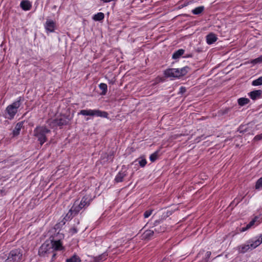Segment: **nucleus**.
<instances>
[{"label":"nucleus","mask_w":262,"mask_h":262,"mask_svg":"<svg viewBox=\"0 0 262 262\" xmlns=\"http://www.w3.org/2000/svg\"><path fill=\"white\" fill-rule=\"evenodd\" d=\"M251 250H252V249H251V247L250 246L248 241H247L245 244L241 245L238 247V251L241 253H245Z\"/></svg>","instance_id":"13"},{"label":"nucleus","mask_w":262,"mask_h":262,"mask_svg":"<svg viewBox=\"0 0 262 262\" xmlns=\"http://www.w3.org/2000/svg\"><path fill=\"white\" fill-rule=\"evenodd\" d=\"M262 62V55L259 57L255 58L251 61V63L253 64H256Z\"/></svg>","instance_id":"31"},{"label":"nucleus","mask_w":262,"mask_h":262,"mask_svg":"<svg viewBox=\"0 0 262 262\" xmlns=\"http://www.w3.org/2000/svg\"><path fill=\"white\" fill-rule=\"evenodd\" d=\"M52 251L51 244L49 243H44L40 247L38 253L40 256H44L45 254L49 253Z\"/></svg>","instance_id":"7"},{"label":"nucleus","mask_w":262,"mask_h":262,"mask_svg":"<svg viewBox=\"0 0 262 262\" xmlns=\"http://www.w3.org/2000/svg\"><path fill=\"white\" fill-rule=\"evenodd\" d=\"M135 162H137L141 167H144L147 163L145 158L143 157L138 158Z\"/></svg>","instance_id":"24"},{"label":"nucleus","mask_w":262,"mask_h":262,"mask_svg":"<svg viewBox=\"0 0 262 262\" xmlns=\"http://www.w3.org/2000/svg\"><path fill=\"white\" fill-rule=\"evenodd\" d=\"M20 6L23 10L27 11L30 10L31 4L29 1L24 0L21 2Z\"/></svg>","instance_id":"16"},{"label":"nucleus","mask_w":262,"mask_h":262,"mask_svg":"<svg viewBox=\"0 0 262 262\" xmlns=\"http://www.w3.org/2000/svg\"><path fill=\"white\" fill-rule=\"evenodd\" d=\"M45 28L47 31L53 32L55 29V23L53 20L47 19L45 24Z\"/></svg>","instance_id":"8"},{"label":"nucleus","mask_w":262,"mask_h":262,"mask_svg":"<svg viewBox=\"0 0 262 262\" xmlns=\"http://www.w3.org/2000/svg\"><path fill=\"white\" fill-rule=\"evenodd\" d=\"M23 123L22 122H18L16 124L13 132L14 136L18 135L19 134V132L23 126Z\"/></svg>","instance_id":"17"},{"label":"nucleus","mask_w":262,"mask_h":262,"mask_svg":"<svg viewBox=\"0 0 262 262\" xmlns=\"http://www.w3.org/2000/svg\"><path fill=\"white\" fill-rule=\"evenodd\" d=\"M238 202H239V201L237 200V201H236V203H238Z\"/></svg>","instance_id":"37"},{"label":"nucleus","mask_w":262,"mask_h":262,"mask_svg":"<svg viewBox=\"0 0 262 262\" xmlns=\"http://www.w3.org/2000/svg\"><path fill=\"white\" fill-rule=\"evenodd\" d=\"M20 98L15 101L12 104L7 106L6 108V118L12 119L17 112L18 108L20 105Z\"/></svg>","instance_id":"3"},{"label":"nucleus","mask_w":262,"mask_h":262,"mask_svg":"<svg viewBox=\"0 0 262 262\" xmlns=\"http://www.w3.org/2000/svg\"><path fill=\"white\" fill-rule=\"evenodd\" d=\"M99 88L102 90L101 94L105 95L107 90V85L105 83H101L99 84Z\"/></svg>","instance_id":"26"},{"label":"nucleus","mask_w":262,"mask_h":262,"mask_svg":"<svg viewBox=\"0 0 262 262\" xmlns=\"http://www.w3.org/2000/svg\"><path fill=\"white\" fill-rule=\"evenodd\" d=\"M71 232L72 234L73 233H76L77 232V230L75 228H73L71 229Z\"/></svg>","instance_id":"35"},{"label":"nucleus","mask_w":262,"mask_h":262,"mask_svg":"<svg viewBox=\"0 0 262 262\" xmlns=\"http://www.w3.org/2000/svg\"><path fill=\"white\" fill-rule=\"evenodd\" d=\"M262 84V77H260L256 80L252 81V85L254 86H257Z\"/></svg>","instance_id":"27"},{"label":"nucleus","mask_w":262,"mask_h":262,"mask_svg":"<svg viewBox=\"0 0 262 262\" xmlns=\"http://www.w3.org/2000/svg\"><path fill=\"white\" fill-rule=\"evenodd\" d=\"M189 68L185 67L181 69H170L165 71L166 77L179 78L186 75L188 72Z\"/></svg>","instance_id":"1"},{"label":"nucleus","mask_w":262,"mask_h":262,"mask_svg":"<svg viewBox=\"0 0 262 262\" xmlns=\"http://www.w3.org/2000/svg\"><path fill=\"white\" fill-rule=\"evenodd\" d=\"M154 231L149 230L145 231L143 234V238L145 239H148L152 237L154 235Z\"/></svg>","instance_id":"21"},{"label":"nucleus","mask_w":262,"mask_h":262,"mask_svg":"<svg viewBox=\"0 0 262 262\" xmlns=\"http://www.w3.org/2000/svg\"><path fill=\"white\" fill-rule=\"evenodd\" d=\"M127 175L126 171L125 170H121L120 171L115 178V181L117 182H121L123 181V178Z\"/></svg>","instance_id":"14"},{"label":"nucleus","mask_w":262,"mask_h":262,"mask_svg":"<svg viewBox=\"0 0 262 262\" xmlns=\"http://www.w3.org/2000/svg\"><path fill=\"white\" fill-rule=\"evenodd\" d=\"M217 39L216 36L212 33H210L206 36V42L208 45L212 44L216 41Z\"/></svg>","instance_id":"12"},{"label":"nucleus","mask_w":262,"mask_h":262,"mask_svg":"<svg viewBox=\"0 0 262 262\" xmlns=\"http://www.w3.org/2000/svg\"><path fill=\"white\" fill-rule=\"evenodd\" d=\"M98 258V261H99L100 260H102L105 259V254H102V255H100V256H99V257Z\"/></svg>","instance_id":"34"},{"label":"nucleus","mask_w":262,"mask_h":262,"mask_svg":"<svg viewBox=\"0 0 262 262\" xmlns=\"http://www.w3.org/2000/svg\"><path fill=\"white\" fill-rule=\"evenodd\" d=\"M185 51L183 49H179L175 52L172 55V58L174 59H179L183 54Z\"/></svg>","instance_id":"18"},{"label":"nucleus","mask_w":262,"mask_h":262,"mask_svg":"<svg viewBox=\"0 0 262 262\" xmlns=\"http://www.w3.org/2000/svg\"><path fill=\"white\" fill-rule=\"evenodd\" d=\"M249 99L246 98H241L238 100V103L239 105L241 106H243L245 104H248L249 102Z\"/></svg>","instance_id":"25"},{"label":"nucleus","mask_w":262,"mask_h":262,"mask_svg":"<svg viewBox=\"0 0 262 262\" xmlns=\"http://www.w3.org/2000/svg\"><path fill=\"white\" fill-rule=\"evenodd\" d=\"M261 139H262V134L256 135L254 138V140H256V141L260 140Z\"/></svg>","instance_id":"33"},{"label":"nucleus","mask_w":262,"mask_h":262,"mask_svg":"<svg viewBox=\"0 0 262 262\" xmlns=\"http://www.w3.org/2000/svg\"><path fill=\"white\" fill-rule=\"evenodd\" d=\"M50 130L44 126L37 127L34 130V136L37 138L41 145L47 140L46 136Z\"/></svg>","instance_id":"2"},{"label":"nucleus","mask_w":262,"mask_h":262,"mask_svg":"<svg viewBox=\"0 0 262 262\" xmlns=\"http://www.w3.org/2000/svg\"><path fill=\"white\" fill-rule=\"evenodd\" d=\"M180 90H181V92L182 93H183V92L185 91V89L184 88H183V87H181L180 88Z\"/></svg>","instance_id":"36"},{"label":"nucleus","mask_w":262,"mask_h":262,"mask_svg":"<svg viewBox=\"0 0 262 262\" xmlns=\"http://www.w3.org/2000/svg\"><path fill=\"white\" fill-rule=\"evenodd\" d=\"M80 258L77 255H74L72 257L68 258L66 262H80Z\"/></svg>","instance_id":"20"},{"label":"nucleus","mask_w":262,"mask_h":262,"mask_svg":"<svg viewBox=\"0 0 262 262\" xmlns=\"http://www.w3.org/2000/svg\"><path fill=\"white\" fill-rule=\"evenodd\" d=\"M261 222V219L259 216H255L247 226L243 227L241 229V232H244L252 227L256 226Z\"/></svg>","instance_id":"6"},{"label":"nucleus","mask_w":262,"mask_h":262,"mask_svg":"<svg viewBox=\"0 0 262 262\" xmlns=\"http://www.w3.org/2000/svg\"><path fill=\"white\" fill-rule=\"evenodd\" d=\"M104 17V14L102 12H99L93 16V19L95 21H100L103 19Z\"/></svg>","instance_id":"19"},{"label":"nucleus","mask_w":262,"mask_h":262,"mask_svg":"<svg viewBox=\"0 0 262 262\" xmlns=\"http://www.w3.org/2000/svg\"><path fill=\"white\" fill-rule=\"evenodd\" d=\"M204 10L203 7H199L193 9L192 12L194 14H199L201 13Z\"/></svg>","instance_id":"28"},{"label":"nucleus","mask_w":262,"mask_h":262,"mask_svg":"<svg viewBox=\"0 0 262 262\" xmlns=\"http://www.w3.org/2000/svg\"><path fill=\"white\" fill-rule=\"evenodd\" d=\"M89 201L90 199L89 197L84 196L82 199L81 202L79 203V204L81 206H83V207H84L85 206L89 205Z\"/></svg>","instance_id":"23"},{"label":"nucleus","mask_w":262,"mask_h":262,"mask_svg":"<svg viewBox=\"0 0 262 262\" xmlns=\"http://www.w3.org/2000/svg\"><path fill=\"white\" fill-rule=\"evenodd\" d=\"M158 156V152H155L153 153L152 154H151L150 155V156L149 157L150 160L151 162H154L157 159Z\"/></svg>","instance_id":"30"},{"label":"nucleus","mask_w":262,"mask_h":262,"mask_svg":"<svg viewBox=\"0 0 262 262\" xmlns=\"http://www.w3.org/2000/svg\"><path fill=\"white\" fill-rule=\"evenodd\" d=\"M262 187V177L259 179L255 185V188L257 189H260Z\"/></svg>","instance_id":"29"},{"label":"nucleus","mask_w":262,"mask_h":262,"mask_svg":"<svg viewBox=\"0 0 262 262\" xmlns=\"http://www.w3.org/2000/svg\"><path fill=\"white\" fill-rule=\"evenodd\" d=\"M50 244L52 250H61L63 249L62 243L59 240L52 241Z\"/></svg>","instance_id":"11"},{"label":"nucleus","mask_w":262,"mask_h":262,"mask_svg":"<svg viewBox=\"0 0 262 262\" xmlns=\"http://www.w3.org/2000/svg\"><path fill=\"white\" fill-rule=\"evenodd\" d=\"M262 94L261 90H255L250 93V96L252 99L255 100L259 98Z\"/></svg>","instance_id":"15"},{"label":"nucleus","mask_w":262,"mask_h":262,"mask_svg":"<svg viewBox=\"0 0 262 262\" xmlns=\"http://www.w3.org/2000/svg\"><path fill=\"white\" fill-rule=\"evenodd\" d=\"M92 117H100L107 118L108 114L107 112L99 110H92Z\"/></svg>","instance_id":"10"},{"label":"nucleus","mask_w":262,"mask_h":262,"mask_svg":"<svg viewBox=\"0 0 262 262\" xmlns=\"http://www.w3.org/2000/svg\"><path fill=\"white\" fill-rule=\"evenodd\" d=\"M22 256L18 250H12L7 258V262H18Z\"/></svg>","instance_id":"4"},{"label":"nucleus","mask_w":262,"mask_h":262,"mask_svg":"<svg viewBox=\"0 0 262 262\" xmlns=\"http://www.w3.org/2000/svg\"><path fill=\"white\" fill-rule=\"evenodd\" d=\"M78 114L83 116H92V110H82Z\"/></svg>","instance_id":"22"},{"label":"nucleus","mask_w":262,"mask_h":262,"mask_svg":"<svg viewBox=\"0 0 262 262\" xmlns=\"http://www.w3.org/2000/svg\"><path fill=\"white\" fill-rule=\"evenodd\" d=\"M251 249L253 250L262 243V234L254 237L248 241Z\"/></svg>","instance_id":"5"},{"label":"nucleus","mask_w":262,"mask_h":262,"mask_svg":"<svg viewBox=\"0 0 262 262\" xmlns=\"http://www.w3.org/2000/svg\"><path fill=\"white\" fill-rule=\"evenodd\" d=\"M83 208V206H81L79 204V202L76 201L74 203L73 206L70 209L69 212L68 213L67 215L70 213L71 215L72 214H76L82 208Z\"/></svg>","instance_id":"9"},{"label":"nucleus","mask_w":262,"mask_h":262,"mask_svg":"<svg viewBox=\"0 0 262 262\" xmlns=\"http://www.w3.org/2000/svg\"><path fill=\"white\" fill-rule=\"evenodd\" d=\"M151 213H152V210H147L145 212V213L144 214V217L145 218L148 217L151 214Z\"/></svg>","instance_id":"32"}]
</instances>
